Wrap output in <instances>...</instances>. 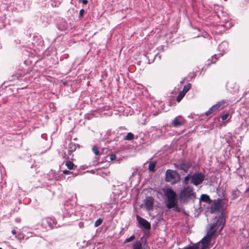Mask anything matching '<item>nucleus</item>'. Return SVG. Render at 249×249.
Here are the masks:
<instances>
[{
  "label": "nucleus",
  "mask_w": 249,
  "mask_h": 249,
  "mask_svg": "<svg viewBox=\"0 0 249 249\" xmlns=\"http://www.w3.org/2000/svg\"><path fill=\"white\" fill-rule=\"evenodd\" d=\"M92 150L93 152L96 155H99L100 154V151L97 149V148L96 146H93L92 148Z\"/></svg>",
  "instance_id": "bb28decb"
},
{
  "label": "nucleus",
  "mask_w": 249,
  "mask_h": 249,
  "mask_svg": "<svg viewBox=\"0 0 249 249\" xmlns=\"http://www.w3.org/2000/svg\"><path fill=\"white\" fill-rule=\"evenodd\" d=\"M205 176L201 172H196L191 177L190 183L195 186H198L205 179Z\"/></svg>",
  "instance_id": "39448f33"
},
{
  "label": "nucleus",
  "mask_w": 249,
  "mask_h": 249,
  "mask_svg": "<svg viewBox=\"0 0 249 249\" xmlns=\"http://www.w3.org/2000/svg\"><path fill=\"white\" fill-rule=\"evenodd\" d=\"M191 84L190 83H188L184 86L183 89L181 91L186 94L191 89Z\"/></svg>",
  "instance_id": "aec40b11"
},
{
  "label": "nucleus",
  "mask_w": 249,
  "mask_h": 249,
  "mask_svg": "<svg viewBox=\"0 0 249 249\" xmlns=\"http://www.w3.org/2000/svg\"><path fill=\"white\" fill-rule=\"evenodd\" d=\"M217 60V57L216 54L213 55L211 58V63H215Z\"/></svg>",
  "instance_id": "cd10ccee"
},
{
  "label": "nucleus",
  "mask_w": 249,
  "mask_h": 249,
  "mask_svg": "<svg viewBox=\"0 0 249 249\" xmlns=\"http://www.w3.org/2000/svg\"><path fill=\"white\" fill-rule=\"evenodd\" d=\"M133 249H142V244L140 241H136L133 244Z\"/></svg>",
  "instance_id": "dca6fc26"
},
{
  "label": "nucleus",
  "mask_w": 249,
  "mask_h": 249,
  "mask_svg": "<svg viewBox=\"0 0 249 249\" xmlns=\"http://www.w3.org/2000/svg\"><path fill=\"white\" fill-rule=\"evenodd\" d=\"M136 218L139 224L142 226L144 229L147 230H149L151 229L150 223L145 219L140 217L139 215H137Z\"/></svg>",
  "instance_id": "9d476101"
},
{
  "label": "nucleus",
  "mask_w": 249,
  "mask_h": 249,
  "mask_svg": "<svg viewBox=\"0 0 249 249\" xmlns=\"http://www.w3.org/2000/svg\"><path fill=\"white\" fill-rule=\"evenodd\" d=\"M231 196L232 199L237 198L240 196V191L238 189H234L232 191Z\"/></svg>",
  "instance_id": "4468645a"
},
{
  "label": "nucleus",
  "mask_w": 249,
  "mask_h": 249,
  "mask_svg": "<svg viewBox=\"0 0 249 249\" xmlns=\"http://www.w3.org/2000/svg\"><path fill=\"white\" fill-rule=\"evenodd\" d=\"M174 165L176 169L182 170L185 173H187L191 166L190 162H185L183 160H179L174 163Z\"/></svg>",
  "instance_id": "0eeeda50"
},
{
  "label": "nucleus",
  "mask_w": 249,
  "mask_h": 249,
  "mask_svg": "<svg viewBox=\"0 0 249 249\" xmlns=\"http://www.w3.org/2000/svg\"><path fill=\"white\" fill-rule=\"evenodd\" d=\"M134 139V135L131 133L128 132L127 133V134L124 137L123 139L124 140H127V141H132Z\"/></svg>",
  "instance_id": "f3484780"
},
{
  "label": "nucleus",
  "mask_w": 249,
  "mask_h": 249,
  "mask_svg": "<svg viewBox=\"0 0 249 249\" xmlns=\"http://www.w3.org/2000/svg\"><path fill=\"white\" fill-rule=\"evenodd\" d=\"M180 180V175L176 170L167 169L165 172V180L172 185L177 183Z\"/></svg>",
  "instance_id": "20e7f679"
},
{
  "label": "nucleus",
  "mask_w": 249,
  "mask_h": 249,
  "mask_svg": "<svg viewBox=\"0 0 249 249\" xmlns=\"http://www.w3.org/2000/svg\"><path fill=\"white\" fill-rule=\"evenodd\" d=\"M77 145L73 143H70L68 145V154H71L76 149Z\"/></svg>",
  "instance_id": "ddd939ff"
},
{
  "label": "nucleus",
  "mask_w": 249,
  "mask_h": 249,
  "mask_svg": "<svg viewBox=\"0 0 249 249\" xmlns=\"http://www.w3.org/2000/svg\"><path fill=\"white\" fill-rule=\"evenodd\" d=\"M229 117H230L229 113H227L221 116V119L223 121H225V120L229 119L231 118Z\"/></svg>",
  "instance_id": "a878e982"
},
{
  "label": "nucleus",
  "mask_w": 249,
  "mask_h": 249,
  "mask_svg": "<svg viewBox=\"0 0 249 249\" xmlns=\"http://www.w3.org/2000/svg\"><path fill=\"white\" fill-rule=\"evenodd\" d=\"M102 222L103 220L101 218L98 219L94 223V226L96 227H98L102 224Z\"/></svg>",
  "instance_id": "393cba45"
},
{
  "label": "nucleus",
  "mask_w": 249,
  "mask_h": 249,
  "mask_svg": "<svg viewBox=\"0 0 249 249\" xmlns=\"http://www.w3.org/2000/svg\"><path fill=\"white\" fill-rule=\"evenodd\" d=\"M225 219L223 214L218 216V218L215 222L211 224L210 228L207 234L199 242L200 249H209V245L213 238L215 237V232L217 230L220 232L225 225Z\"/></svg>",
  "instance_id": "f257e3e1"
},
{
  "label": "nucleus",
  "mask_w": 249,
  "mask_h": 249,
  "mask_svg": "<svg viewBox=\"0 0 249 249\" xmlns=\"http://www.w3.org/2000/svg\"><path fill=\"white\" fill-rule=\"evenodd\" d=\"M221 201V200L220 199L213 200V203L211 206V213H214L220 211L222 207Z\"/></svg>",
  "instance_id": "6e6552de"
},
{
  "label": "nucleus",
  "mask_w": 249,
  "mask_h": 249,
  "mask_svg": "<svg viewBox=\"0 0 249 249\" xmlns=\"http://www.w3.org/2000/svg\"><path fill=\"white\" fill-rule=\"evenodd\" d=\"M200 202H205L209 204H211L212 201L210 199V197L206 194L201 195L200 199Z\"/></svg>",
  "instance_id": "f8f14e48"
},
{
  "label": "nucleus",
  "mask_w": 249,
  "mask_h": 249,
  "mask_svg": "<svg viewBox=\"0 0 249 249\" xmlns=\"http://www.w3.org/2000/svg\"><path fill=\"white\" fill-rule=\"evenodd\" d=\"M66 166L69 170H73L77 167V166L75 165L74 163L70 160H68L66 162Z\"/></svg>",
  "instance_id": "2eb2a0df"
},
{
  "label": "nucleus",
  "mask_w": 249,
  "mask_h": 249,
  "mask_svg": "<svg viewBox=\"0 0 249 249\" xmlns=\"http://www.w3.org/2000/svg\"><path fill=\"white\" fill-rule=\"evenodd\" d=\"M144 206L146 210L151 211L153 209L154 198L151 196L146 198L144 201Z\"/></svg>",
  "instance_id": "9b49d317"
},
{
  "label": "nucleus",
  "mask_w": 249,
  "mask_h": 249,
  "mask_svg": "<svg viewBox=\"0 0 249 249\" xmlns=\"http://www.w3.org/2000/svg\"><path fill=\"white\" fill-rule=\"evenodd\" d=\"M172 124L175 127H178L182 125V123L178 120V117H176L173 121Z\"/></svg>",
  "instance_id": "6ab92c4d"
},
{
  "label": "nucleus",
  "mask_w": 249,
  "mask_h": 249,
  "mask_svg": "<svg viewBox=\"0 0 249 249\" xmlns=\"http://www.w3.org/2000/svg\"><path fill=\"white\" fill-rule=\"evenodd\" d=\"M63 173L65 175H69L70 174H73L72 172H71L69 170H65L63 171Z\"/></svg>",
  "instance_id": "7c9ffc66"
},
{
  "label": "nucleus",
  "mask_w": 249,
  "mask_h": 249,
  "mask_svg": "<svg viewBox=\"0 0 249 249\" xmlns=\"http://www.w3.org/2000/svg\"><path fill=\"white\" fill-rule=\"evenodd\" d=\"M135 239V236L134 235H131L129 238H126L124 241V244L131 242Z\"/></svg>",
  "instance_id": "b1692460"
},
{
  "label": "nucleus",
  "mask_w": 249,
  "mask_h": 249,
  "mask_svg": "<svg viewBox=\"0 0 249 249\" xmlns=\"http://www.w3.org/2000/svg\"><path fill=\"white\" fill-rule=\"evenodd\" d=\"M226 102L224 100L218 102L217 104L211 107L209 109L205 112V115L206 116H209L215 110L218 109L221 107V106L223 105Z\"/></svg>",
  "instance_id": "1a4fd4ad"
},
{
  "label": "nucleus",
  "mask_w": 249,
  "mask_h": 249,
  "mask_svg": "<svg viewBox=\"0 0 249 249\" xmlns=\"http://www.w3.org/2000/svg\"><path fill=\"white\" fill-rule=\"evenodd\" d=\"M0 249H2L0 248Z\"/></svg>",
  "instance_id": "4c0bfd02"
},
{
  "label": "nucleus",
  "mask_w": 249,
  "mask_h": 249,
  "mask_svg": "<svg viewBox=\"0 0 249 249\" xmlns=\"http://www.w3.org/2000/svg\"><path fill=\"white\" fill-rule=\"evenodd\" d=\"M12 233L13 234H16V233H17V231L15 230H12Z\"/></svg>",
  "instance_id": "473e14b6"
},
{
  "label": "nucleus",
  "mask_w": 249,
  "mask_h": 249,
  "mask_svg": "<svg viewBox=\"0 0 249 249\" xmlns=\"http://www.w3.org/2000/svg\"><path fill=\"white\" fill-rule=\"evenodd\" d=\"M82 3L84 4H87L88 3V0H82Z\"/></svg>",
  "instance_id": "2f4dec72"
},
{
  "label": "nucleus",
  "mask_w": 249,
  "mask_h": 249,
  "mask_svg": "<svg viewBox=\"0 0 249 249\" xmlns=\"http://www.w3.org/2000/svg\"><path fill=\"white\" fill-rule=\"evenodd\" d=\"M158 114V112H156V113L154 114V115L156 116V115H157Z\"/></svg>",
  "instance_id": "f704fd0d"
},
{
  "label": "nucleus",
  "mask_w": 249,
  "mask_h": 249,
  "mask_svg": "<svg viewBox=\"0 0 249 249\" xmlns=\"http://www.w3.org/2000/svg\"><path fill=\"white\" fill-rule=\"evenodd\" d=\"M185 93H184L183 92L180 91L176 98V101L178 102H179L183 98V97L185 96Z\"/></svg>",
  "instance_id": "5701e85b"
},
{
  "label": "nucleus",
  "mask_w": 249,
  "mask_h": 249,
  "mask_svg": "<svg viewBox=\"0 0 249 249\" xmlns=\"http://www.w3.org/2000/svg\"><path fill=\"white\" fill-rule=\"evenodd\" d=\"M201 245L198 242L197 244H194L192 246H189L184 249H200Z\"/></svg>",
  "instance_id": "a211bd4d"
},
{
  "label": "nucleus",
  "mask_w": 249,
  "mask_h": 249,
  "mask_svg": "<svg viewBox=\"0 0 249 249\" xmlns=\"http://www.w3.org/2000/svg\"><path fill=\"white\" fill-rule=\"evenodd\" d=\"M245 249H249V245L248 246H247Z\"/></svg>",
  "instance_id": "c9c22d12"
},
{
  "label": "nucleus",
  "mask_w": 249,
  "mask_h": 249,
  "mask_svg": "<svg viewBox=\"0 0 249 249\" xmlns=\"http://www.w3.org/2000/svg\"><path fill=\"white\" fill-rule=\"evenodd\" d=\"M40 226L46 230H49L56 227V222L55 220L53 218L46 217L41 220Z\"/></svg>",
  "instance_id": "423d86ee"
},
{
  "label": "nucleus",
  "mask_w": 249,
  "mask_h": 249,
  "mask_svg": "<svg viewBox=\"0 0 249 249\" xmlns=\"http://www.w3.org/2000/svg\"><path fill=\"white\" fill-rule=\"evenodd\" d=\"M196 193L194 191V188L191 185L184 186L179 195V198L183 202L190 200L194 201L196 198Z\"/></svg>",
  "instance_id": "7ed1b4c3"
},
{
  "label": "nucleus",
  "mask_w": 249,
  "mask_h": 249,
  "mask_svg": "<svg viewBox=\"0 0 249 249\" xmlns=\"http://www.w3.org/2000/svg\"><path fill=\"white\" fill-rule=\"evenodd\" d=\"M109 158H110L111 160H113L116 159V156L115 154H111L109 156Z\"/></svg>",
  "instance_id": "c756f323"
},
{
  "label": "nucleus",
  "mask_w": 249,
  "mask_h": 249,
  "mask_svg": "<svg viewBox=\"0 0 249 249\" xmlns=\"http://www.w3.org/2000/svg\"><path fill=\"white\" fill-rule=\"evenodd\" d=\"M84 13H85L84 9H81L79 12V18H82L83 17Z\"/></svg>",
  "instance_id": "c85d7f7f"
},
{
  "label": "nucleus",
  "mask_w": 249,
  "mask_h": 249,
  "mask_svg": "<svg viewBox=\"0 0 249 249\" xmlns=\"http://www.w3.org/2000/svg\"><path fill=\"white\" fill-rule=\"evenodd\" d=\"M226 44V42H222V45H223V44Z\"/></svg>",
  "instance_id": "e433bc0d"
},
{
  "label": "nucleus",
  "mask_w": 249,
  "mask_h": 249,
  "mask_svg": "<svg viewBox=\"0 0 249 249\" xmlns=\"http://www.w3.org/2000/svg\"><path fill=\"white\" fill-rule=\"evenodd\" d=\"M162 191L166 198V207L168 209H174L176 212H179L178 206L177 193L171 188H163Z\"/></svg>",
  "instance_id": "f03ea898"
},
{
  "label": "nucleus",
  "mask_w": 249,
  "mask_h": 249,
  "mask_svg": "<svg viewBox=\"0 0 249 249\" xmlns=\"http://www.w3.org/2000/svg\"><path fill=\"white\" fill-rule=\"evenodd\" d=\"M245 192L246 193L249 192V187L246 189Z\"/></svg>",
  "instance_id": "72a5a7b5"
},
{
  "label": "nucleus",
  "mask_w": 249,
  "mask_h": 249,
  "mask_svg": "<svg viewBox=\"0 0 249 249\" xmlns=\"http://www.w3.org/2000/svg\"><path fill=\"white\" fill-rule=\"evenodd\" d=\"M191 175L188 174L187 176L184 177V180L182 181L183 184L186 185L187 186L189 184V180L191 179Z\"/></svg>",
  "instance_id": "4be33fe9"
},
{
  "label": "nucleus",
  "mask_w": 249,
  "mask_h": 249,
  "mask_svg": "<svg viewBox=\"0 0 249 249\" xmlns=\"http://www.w3.org/2000/svg\"><path fill=\"white\" fill-rule=\"evenodd\" d=\"M156 162H151L149 164V170L151 172L155 171V168L156 166Z\"/></svg>",
  "instance_id": "412c9836"
}]
</instances>
